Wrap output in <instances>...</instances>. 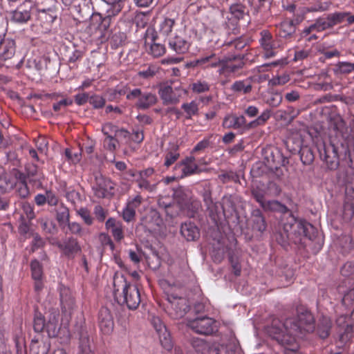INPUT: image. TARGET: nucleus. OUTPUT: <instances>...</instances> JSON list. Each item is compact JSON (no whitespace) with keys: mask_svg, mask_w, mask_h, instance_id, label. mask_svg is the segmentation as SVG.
Instances as JSON below:
<instances>
[{"mask_svg":"<svg viewBox=\"0 0 354 354\" xmlns=\"http://www.w3.org/2000/svg\"><path fill=\"white\" fill-rule=\"evenodd\" d=\"M76 212L86 225H93L94 218L92 216L91 212L86 207H80L76 211Z\"/></svg>","mask_w":354,"mask_h":354,"instance_id":"5fc2aeb1","label":"nucleus"},{"mask_svg":"<svg viewBox=\"0 0 354 354\" xmlns=\"http://www.w3.org/2000/svg\"><path fill=\"white\" fill-rule=\"evenodd\" d=\"M251 223L252 230L261 234L263 233L267 227L265 217L259 209H255L252 211Z\"/></svg>","mask_w":354,"mask_h":354,"instance_id":"cd10ccee","label":"nucleus"},{"mask_svg":"<svg viewBox=\"0 0 354 354\" xmlns=\"http://www.w3.org/2000/svg\"><path fill=\"white\" fill-rule=\"evenodd\" d=\"M92 189L96 197L104 198L109 194H113L115 183L109 178H106L100 173H96Z\"/></svg>","mask_w":354,"mask_h":354,"instance_id":"ddd939ff","label":"nucleus"},{"mask_svg":"<svg viewBox=\"0 0 354 354\" xmlns=\"http://www.w3.org/2000/svg\"><path fill=\"white\" fill-rule=\"evenodd\" d=\"M127 99L132 100L138 99L136 107L138 109L146 110L156 104L158 101L155 93L142 91L140 88H134L127 95Z\"/></svg>","mask_w":354,"mask_h":354,"instance_id":"9b49d317","label":"nucleus"},{"mask_svg":"<svg viewBox=\"0 0 354 354\" xmlns=\"http://www.w3.org/2000/svg\"><path fill=\"white\" fill-rule=\"evenodd\" d=\"M34 8V16L41 26L50 25L57 17L55 0H37Z\"/></svg>","mask_w":354,"mask_h":354,"instance_id":"423d86ee","label":"nucleus"},{"mask_svg":"<svg viewBox=\"0 0 354 354\" xmlns=\"http://www.w3.org/2000/svg\"><path fill=\"white\" fill-rule=\"evenodd\" d=\"M16 51L15 40L10 38H4L0 46V59L6 61L14 57Z\"/></svg>","mask_w":354,"mask_h":354,"instance_id":"393cba45","label":"nucleus"},{"mask_svg":"<svg viewBox=\"0 0 354 354\" xmlns=\"http://www.w3.org/2000/svg\"><path fill=\"white\" fill-rule=\"evenodd\" d=\"M191 89L194 93H202L207 92L210 88V85L205 80H197L190 85Z\"/></svg>","mask_w":354,"mask_h":354,"instance_id":"603ef678","label":"nucleus"},{"mask_svg":"<svg viewBox=\"0 0 354 354\" xmlns=\"http://www.w3.org/2000/svg\"><path fill=\"white\" fill-rule=\"evenodd\" d=\"M339 244L342 248V252L344 254L350 252L354 247L352 239L349 236H342L339 240Z\"/></svg>","mask_w":354,"mask_h":354,"instance_id":"bf43d9fd","label":"nucleus"},{"mask_svg":"<svg viewBox=\"0 0 354 354\" xmlns=\"http://www.w3.org/2000/svg\"><path fill=\"white\" fill-rule=\"evenodd\" d=\"M221 205L224 216H228L230 214H232L235 209L234 205L230 198H223Z\"/></svg>","mask_w":354,"mask_h":354,"instance_id":"e2e57ef3","label":"nucleus"},{"mask_svg":"<svg viewBox=\"0 0 354 354\" xmlns=\"http://www.w3.org/2000/svg\"><path fill=\"white\" fill-rule=\"evenodd\" d=\"M68 227L69 232L74 235L82 237L90 232L88 230L82 227V225L77 222H70L66 225Z\"/></svg>","mask_w":354,"mask_h":354,"instance_id":"a18cd8bd","label":"nucleus"},{"mask_svg":"<svg viewBox=\"0 0 354 354\" xmlns=\"http://www.w3.org/2000/svg\"><path fill=\"white\" fill-rule=\"evenodd\" d=\"M209 216L211 218L216 222L220 220L223 214L222 205L218 203H211L208 206Z\"/></svg>","mask_w":354,"mask_h":354,"instance_id":"49530a36","label":"nucleus"},{"mask_svg":"<svg viewBox=\"0 0 354 354\" xmlns=\"http://www.w3.org/2000/svg\"><path fill=\"white\" fill-rule=\"evenodd\" d=\"M75 10L81 17L85 19L92 18L96 12L94 11V7L91 0H89L87 3H84L82 6L79 5L75 8Z\"/></svg>","mask_w":354,"mask_h":354,"instance_id":"ea45409f","label":"nucleus"},{"mask_svg":"<svg viewBox=\"0 0 354 354\" xmlns=\"http://www.w3.org/2000/svg\"><path fill=\"white\" fill-rule=\"evenodd\" d=\"M192 345L196 354H212L211 351L213 349H216L221 346L214 345L210 346L205 341L200 338H194Z\"/></svg>","mask_w":354,"mask_h":354,"instance_id":"c756f323","label":"nucleus"},{"mask_svg":"<svg viewBox=\"0 0 354 354\" xmlns=\"http://www.w3.org/2000/svg\"><path fill=\"white\" fill-rule=\"evenodd\" d=\"M222 58L214 53L201 56L198 59V64H201L202 68H220L222 63Z\"/></svg>","mask_w":354,"mask_h":354,"instance_id":"a878e982","label":"nucleus"},{"mask_svg":"<svg viewBox=\"0 0 354 354\" xmlns=\"http://www.w3.org/2000/svg\"><path fill=\"white\" fill-rule=\"evenodd\" d=\"M145 45H149V53L154 57H159L165 53L166 48L164 44L156 42L158 35L154 28H147L145 32Z\"/></svg>","mask_w":354,"mask_h":354,"instance_id":"dca6fc26","label":"nucleus"},{"mask_svg":"<svg viewBox=\"0 0 354 354\" xmlns=\"http://www.w3.org/2000/svg\"><path fill=\"white\" fill-rule=\"evenodd\" d=\"M174 198L182 206L186 205L190 199L189 194L181 188L174 191Z\"/></svg>","mask_w":354,"mask_h":354,"instance_id":"3c124183","label":"nucleus"},{"mask_svg":"<svg viewBox=\"0 0 354 354\" xmlns=\"http://www.w3.org/2000/svg\"><path fill=\"white\" fill-rule=\"evenodd\" d=\"M221 67L218 70L219 75H229L241 71L245 66L243 57L240 55L224 56L222 57Z\"/></svg>","mask_w":354,"mask_h":354,"instance_id":"4468645a","label":"nucleus"},{"mask_svg":"<svg viewBox=\"0 0 354 354\" xmlns=\"http://www.w3.org/2000/svg\"><path fill=\"white\" fill-rule=\"evenodd\" d=\"M50 344L46 342H39L38 340L32 339L30 345V354H48Z\"/></svg>","mask_w":354,"mask_h":354,"instance_id":"4c0bfd02","label":"nucleus"},{"mask_svg":"<svg viewBox=\"0 0 354 354\" xmlns=\"http://www.w3.org/2000/svg\"><path fill=\"white\" fill-rule=\"evenodd\" d=\"M187 326L196 333L211 335L216 328V322L207 316L197 317L187 321Z\"/></svg>","mask_w":354,"mask_h":354,"instance_id":"2eb2a0df","label":"nucleus"},{"mask_svg":"<svg viewBox=\"0 0 354 354\" xmlns=\"http://www.w3.org/2000/svg\"><path fill=\"white\" fill-rule=\"evenodd\" d=\"M354 71V64L350 62H339L335 68L337 73L346 74Z\"/></svg>","mask_w":354,"mask_h":354,"instance_id":"774afa93","label":"nucleus"},{"mask_svg":"<svg viewBox=\"0 0 354 354\" xmlns=\"http://www.w3.org/2000/svg\"><path fill=\"white\" fill-rule=\"evenodd\" d=\"M181 108L185 112L187 119H191L193 115H196L198 113V104L195 101L183 103L181 105Z\"/></svg>","mask_w":354,"mask_h":354,"instance_id":"de8ad7c7","label":"nucleus"},{"mask_svg":"<svg viewBox=\"0 0 354 354\" xmlns=\"http://www.w3.org/2000/svg\"><path fill=\"white\" fill-rule=\"evenodd\" d=\"M180 233L187 241H194L199 237V230L192 222H185L181 225Z\"/></svg>","mask_w":354,"mask_h":354,"instance_id":"c85d7f7f","label":"nucleus"},{"mask_svg":"<svg viewBox=\"0 0 354 354\" xmlns=\"http://www.w3.org/2000/svg\"><path fill=\"white\" fill-rule=\"evenodd\" d=\"M59 249L68 258H73L77 252L81 251V247L77 239L73 236L66 237L57 243Z\"/></svg>","mask_w":354,"mask_h":354,"instance_id":"aec40b11","label":"nucleus"},{"mask_svg":"<svg viewBox=\"0 0 354 354\" xmlns=\"http://www.w3.org/2000/svg\"><path fill=\"white\" fill-rule=\"evenodd\" d=\"M246 7L241 3H234L230 6L229 12L230 15L234 17L239 20L243 19L247 12Z\"/></svg>","mask_w":354,"mask_h":354,"instance_id":"a19ab883","label":"nucleus"},{"mask_svg":"<svg viewBox=\"0 0 354 354\" xmlns=\"http://www.w3.org/2000/svg\"><path fill=\"white\" fill-rule=\"evenodd\" d=\"M266 331L271 338L275 339L279 344L283 347L284 354H302L299 351L297 337L279 333V329L277 326L267 327Z\"/></svg>","mask_w":354,"mask_h":354,"instance_id":"0eeeda50","label":"nucleus"},{"mask_svg":"<svg viewBox=\"0 0 354 354\" xmlns=\"http://www.w3.org/2000/svg\"><path fill=\"white\" fill-rule=\"evenodd\" d=\"M113 17L96 12L91 18V26L95 28V34L102 41H106L110 35V26Z\"/></svg>","mask_w":354,"mask_h":354,"instance_id":"1a4fd4ad","label":"nucleus"},{"mask_svg":"<svg viewBox=\"0 0 354 354\" xmlns=\"http://www.w3.org/2000/svg\"><path fill=\"white\" fill-rule=\"evenodd\" d=\"M163 221L159 212L155 209H151L142 217L139 226L143 227L149 232H156L160 230Z\"/></svg>","mask_w":354,"mask_h":354,"instance_id":"6ab92c4d","label":"nucleus"},{"mask_svg":"<svg viewBox=\"0 0 354 354\" xmlns=\"http://www.w3.org/2000/svg\"><path fill=\"white\" fill-rule=\"evenodd\" d=\"M185 93V91L181 88H173L169 84H164L159 89V95L165 105L178 103L181 96Z\"/></svg>","mask_w":354,"mask_h":354,"instance_id":"f3484780","label":"nucleus"},{"mask_svg":"<svg viewBox=\"0 0 354 354\" xmlns=\"http://www.w3.org/2000/svg\"><path fill=\"white\" fill-rule=\"evenodd\" d=\"M56 220L61 227H65L70 221L69 209L63 204H61L55 209Z\"/></svg>","mask_w":354,"mask_h":354,"instance_id":"2f4dec72","label":"nucleus"},{"mask_svg":"<svg viewBox=\"0 0 354 354\" xmlns=\"http://www.w3.org/2000/svg\"><path fill=\"white\" fill-rule=\"evenodd\" d=\"M169 49L177 54H184L187 53L190 47V44L185 38L179 35H175L168 40Z\"/></svg>","mask_w":354,"mask_h":354,"instance_id":"b1692460","label":"nucleus"},{"mask_svg":"<svg viewBox=\"0 0 354 354\" xmlns=\"http://www.w3.org/2000/svg\"><path fill=\"white\" fill-rule=\"evenodd\" d=\"M252 196L256 200L257 203H259L261 207L262 204H263L266 201H265L266 192L263 189L257 187H253L251 190Z\"/></svg>","mask_w":354,"mask_h":354,"instance_id":"338daca9","label":"nucleus"},{"mask_svg":"<svg viewBox=\"0 0 354 354\" xmlns=\"http://www.w3.org/2000/svg\"><path fill=\"white\" fill-rule=\"evenodd\" d=\"M20 182L16 185V192L18 196L22 198H26L30 194L28 187L27 185L26 177L21 174L19 176Z\"/></svg>","mask_w":354,"mask_h":354,"instance_id":"c03bdc74","label":"nucleus"},{"mask_svg":"<svg viewBox=\"0 0 354 354\" xmlns=\"http://www.w3.org/2000/svg\"><path fill=\"white\" fill-rule=\"evenodd\" d=\"M48 322H46V328L49 337H55L57 336L60 329L59 319V311L57 308H51L48 311Z\"/></svg>","mask_w":354,"mask_h":354,"instance_id":"4be33fe9","label":"nucleus"},{"mask_svg":"<svg viewBox=\"0 0 354 354\" xmlns=\"http://www.w3.org/2000/svg\"><path fill=\"white\" fill-rule=\"evenodd\" d=\"M125 0H112L107 3L108 8L106 9V14L115 17L118 16L124 7Z\"/></svg>","mask_w":354,"mask_h":354,"instance_id":"72a5a7b5","label":"nucleus"},{"mask_svg":"<svg viewBox=\"0 0 354 354\" xmlns=\"http://www.w3.org/2000/svg\"><path fill=\"white\" fill-rule=\"evenodd\" d=\"M285 235L281 234V241L277 238V241L285 245L292 234H298L307 237L312 241L315 234V228L304 220H298L292 216H290L286 223L283 224Z\"/></svg>","mask_w":354,"mask_h":354,"instance_id":"7ed1b4c3","label":"nucleus"},{"mask_svg":"<svg viewBox=\"0 0 354 354\" xmlns=\"http://www.w3.org/2000/svg\"><path fill=\"white\" fill-rule=\"evenodd\" d=\"M212 354H241L239 347L234 343L221 344L216 349H213Z\"/></svg>","mask_w":354,"mask_h":354,"instance_id":"e433bc0d","label":"nucleus"},{"mask_svg":"<svg viewBox=\"0 0 354 354\" xmlns=\"http://www.w3.org/2000/svg\"><path fill=\"white\" fill-rule=\"evenodd\" d=\"M43 231L48 234H54L56 231L55 224L48 218H41L38 221Z\"/></svg>","mask_w":354,"mask_h":354,"instance_id":"6e6d98bb","label":"nucleus"},{"mask_svg":"<svg viewBox=\"0 0 354 354\" xmlns=\"http://www.w3.org/2000/svg\"><path fill=\"white\" fill-rule=\"evenodd\" d=\"M331 3L329 1H319L315 4L309 6L306 8L308 12H324L329 10Z\"/></svg>","mask_w":354,"mask_h":354,"instance_id":"4d7b16f0","label":"nucleus"},{"mask_svg":"<svg viewBox=\"0 0 354 354\" xmlns=\"http://www.w3.org/2000/svg\"><path fill=\"white\" fill-rule=\"evenodd\" d=\"M88 102L93 109H98L102 108L105 105L106 100L102 95L90 94Z\"/></svg>","mask_w":354,"mask_h":354,"instance_id":"13d9d810","label":"nucleus"},{"mask_svg":"<svg viewBox=\"0 0 354 354\" xmlns=\"http://www.w3.org/2000/svg\"><path fill=\"white\" fill-rule=\"evenodd\" d=\"M73 103V100L64 97L53 104V109L55 112H58L60 110L72 105Z\"/></svg>","mask_w":354,"mask_h":354,"instance_id":"0e129e2a","label":"nucleus"},{"mask_svg":"<svg viewBox=\"0 0 354 354\" xmlns=\"http://www.w3.org/2000/svg\"><path fill=\"white\" fill-rule=\"evenodd\" d=\"M26 171L27 178H29L30 181L39 185L41 184V182L44 178V175L43 172L38 169V167L35 164H28L26 166Z\"/></svg>","mask_w":354,"mask_h":354,"instance_id":"7c9ffc66","label":"nucleus"},{"mask_svg":"<svg viewBox=\"0 0 354 354\" xmlns=\"http://www.w3.org/2000/svg\"><path fill=\"white\" fill-rule=\"evenodd\" d=\"M164 306L166 313L174 319L183 317L189 309L187 299L174 292L166 293V303Z\"/></svg>","mask_w":354,"mask_h":354,"instance_id":"39448f33","label":"nucleus"},{"mask_svg":"<svg viewBox=\"0 0 354 354\" xmlns=\"http://www.w3.org/2000/svg\"><path fill=\"white\" fill-rule=\"evenodd\" d=\"M98 324L100 330L106 335L110 334L114 326L113 316L111 311L105 307L100 308L98 313Z\"/></svg>","mask_w":354,"mask_h":354,"instance_id":"412c9836","label":"nucleus"},{"mask_svg":"<svg viewBox=\"0 0 354 354\" xmlns=\"http://www.w3.org/2000/svg\"><path fill=\"white\" fill-rule=\"evenodd\" d=\"M252 84L248 80L235 81L231 85V91L234 93L248 94L252 91Z\"/></svg>","mask_w":354,"mask_h":354,"instance_id":"f704fd0d","label":"nucleus"},{"mask_svg":"<svg viewBox=\"0 0 354 354\" xmlns=\"http://www.w3.org/2000/svg\"><path fill=\"white\" fill-rule=\"evenodd\" d=\"M136 183H138V186L140 189L146 190L149 192H152L156 189V185L151 184L150 182L146 178L138 177L136 179Z\"/></svg>","mask_w":354,"mask_h":354,"instance_id":"69168bd1","label":"nucleus"},{"mask_svg":"<svg viewBox=\"0 0 354 354\" xmlns=\"http://www.w3.org/2000/svg\"><path fill=\"white\" fill-rule=\"evenodd\" d=\"M30 268L32 277L35 281H40L42 277V266L39 261L35 259L31 261Z\"/></svg>","mask_w":354,"mask_h":354,"instance_id":"864d4df0","label":"nucleus"},{"mask_svg":"<svg viewBox=\"0 0 354 354\" xmlns=\"http://www.w3.org/2000/svg\"><path fill=\"white\" fill-rule=\"evenodd\" d=\"M178 150V146L173 145L172 148L166 153L164 162L165 167H169L179 158L180 153Z\"/></svg>","mask_w":354,"mask_h":354,"instance_id":"79ce46f5","label":"nucleus"},{"mask_svg":"<svg viewBox=\"0 0 354 354\" xmlns=\"http://www.w3.org/2000/svg\"><path fill=\"white\" fill-rule=\"evenodd\" d=\"M300 159L304 165H309L313 163L315 156L313 150L308 146H304L299 151Z\"/></svg>","mask_w":354,"mask_h":354,"instance_id":"37998d69","label":"nucleus"},{"mask_svg":"<svg viewBox=\"0 0 354 354\" xmlns=\"http://www.w3.org/2000/svg\"><path fill=\"white\" fill-rule=\"evenodd\" d=\"M277 326L279 333L295 337H302L305 333L313 332L315 329L314 317L307 310H298L297 317H290L283 322L279 319H273L268 327Z\"/></svg>","mask_w":354,"mask_h":354,"instance_id":"f257e3e1","label":"nucleus"},{"mask_svg":"<svg viewBox=\"0 0 354 354\" xmlns=\"http://www.w3.org/2000/svg\"><path fill=\"white\" fill-rule=\"evenodd\" d=\"M314 23L317 28V32H321L333 27L329 15L326 17L317 18Z\"/></svg>","mask_w":354,"mask_h":354,"instance_id":"09e8293b","label":"nucleus"},{"mask_svg":"<svg viewBox=\"0 0 354 354\" xmlns=\"http://www.w3.org/2000/svg\"><path fill=\"white\" fill-rule=\"evenodd\" d=\"M259 35V42L262 49L263 57L270 59L276 57L280 48L279 41L267 30H261Z\"/></svg>","mask_w":354,"mask_h":354,"instance_id":"6e6552de","label":"nucleus"},{"mask_svg":"<svg viewBox=\"0 0 354 354\" xmlns=\"http://www.w3.org/2000/svg\"><path fill=\"white\" fill-rule=\"evenodd\" d=\"M113 295L115 299L121 306H127L130 310L136 309L140 304V293L138 287L128 282L121 273L113 276Z\"/></svg>","mask_w":354,"mask_h":354,"instance_id":"f03ea898","label":"nucleus"},{"mask_svg":"<svg viewBox=\"0 0 354 354\" xmlns=\"http://www.w3.org/2000/svg\"><path fill=\"white\" fill-rule=\"evenodd\" d=\"M296 26L293 21H285L281 23L279 27V35L283 38H288L295 34Z\"/></svg>","mask_w":354,"mask_h":354,"instance_id":"58836bf2","label":"nucleus"},{"mask_svg":"<svg viewBox=\"0 0 354 354\" xmlns=\"http://www.w3.org/2000/svg\"><path fill=\"white\" fill-rule=\"evenodd\" d=\"M218 178L223 183H227L231 181L234 183L239 182V175L232 171L220 174Z\"/></svg>","mask_w":354,"mask_h":354,"instance_id":"680f3d73","label":"nucleus"},{"mask_svg":"<svg viewBox=\"0 0 354 354\" xmlns=\"http://www.w3.org/2000/svg\"><path fill=\"white\" fill-rule=\"evenodd\" d=\"M106 229L111 230L114 239L117 242L124 239L123 225L120 221L114 218H109L105 223Z\"/></svg>","mask_w":354,"mask_h":354,"instance_id":"bb28decb","label":"nucleus"},{"mask_svg":"<svg viewBox=\"0 0 354 354\" xmlns=\"http://www.w3.org/2000/svg\"><path fill=\"white\" fill-rule=\"evenodd\" d=\"M60 303L64 316H70L74 309L75 299L71 290L66 287L60 288Z\"/></svg>","mask_w":354,"mask_h":354,"instance_id":"5701e85b","label":"nucleus"},{"mask_svg":"<svg viewBox=\"0 0 354 354\" xmlns=\"http://www.w3.org/2000/svg\"><path fill=\"white\" fill-rule=\"evenodd\" d=\"M174 24V19L167 17L164 18L158 25V35H162L165 37H168L171 32Z\"/></svg>","mask_w":354,"mask_h":354,"instance_id":"c9c22d12","label":"nucleus"},{"mask_svg":"<svg viewBox=\"0 0 354 354\" xmlns=\"http://www.w3.org/2000/svg\"><path fill=\"white\" fill-rule=\"evenodd\" d=\"M151 324L159 337L162 346L167 351L171 350L173 342L165 324L158 317H153L151 319Z\"/></svg>","mask_w":354,"mask_h":354,"instance_id":"a211bd4d","label":"nucleus"},{"mask_svg":"<svg viewBox=\"0 0 354 354\" xmlns=\"http://www.w3.org/2000/svg\"><path fill=\"white\" fill-rule=\"evenodd\" d=\"M33 328L35 332L41 333L46 328V321L44 317L41 314H36L34 318Z\"/></svg>","mask_w":354,"mask_h":354,"instance_id":"052dcab7","label":"nucleus"},{"mask_svg":"<svg viewBox=\"0 0 354 354\" xmlns=\"http://www.w3.org/2000/svg\"><path fill=\"white\" fill-rule=\"evenodd\" d=\"M319 156L328 169L336 170L339 165L337 148L333 144L323 143L318 147Z\"/></svg>","mask_w":354,"mask_h":354,"instance_id":"f8f14e48","label":"nucleus"},{"mask_svg":"<svg viewBox=\"0 0 354 354\" xmlns=\"http://www.w3.org/2000/svg\"><path fill=\"white\" fill-rule=\"evenodd\" d=\"M261 207L266 212L283 214L288 211V207L285 205L276 200L266 201L263 204H262Z\"/></svg>","mask_w":354,"mask_h":354,"instance_id":"473e14b6","label":"nucleus"},{"mask_svg":"<svg viewBox=\"0 0 354 354\" xmlns=\"http://www.w3.org/2000/svg\"><path fill=\"white\" fill-rule=\"evenodd\" d=\"M342 276L349 278L354 285V261L346 262L341 268Z\"/></svg>","mask_w":354,"mask_h":354,"instance_id":"8fccbe9b","label":"nucleus"},{"mask_svg":"<svg viewBox=\"0 0 354 354\" xmlns=\"http://www.w3.org/2000/svg\"><path fill=\"white\" fill-rule=\"evenodd\" d=\"M270 116L271 111L266 109L255 120L247 124L243 115H228L224 118L222 125L224 128L234 129L256 128L265 124Z\"/></svg>","mask_w":354,"mask_h":354,"instance_id":"20e7f679","label":"nucleus"},{"mask_svg":"<svg viewBox=\"0 0 354 354\" xmlns=\"http://www.w3.org/2000/svg\"><path fill=\"white\" fill-rule=\"evenodd\" d=\"M34 3L25 1L16 9L9 12L10 20L12 23L23 25L27 24L34 16Z\"/></svg>","mask_w":354,"mask_h":354,"instance_id":"9d476101","label":"nucleus"}]
</instances>
